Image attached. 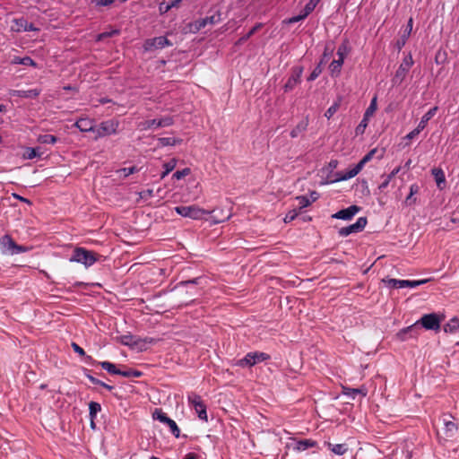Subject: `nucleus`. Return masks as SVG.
I'll list each match as a JSON object with an SVG mask.
<instances>
[{
	"mask_svg": "<svg viewBox=\"0 0 459 459\" xmlns=\"http://www.w3.org/2000/svg\"><path fill=\"white\" fill-rule=\"evenodd\" d=\"M174 197L178 195L180 198L189 194V188L196 187L197 182L195 175L189 167L183 169L178 168L176 160L174 159Z\"/></svg>",
	"mask_w": 459,
	"mask_h": 459,
	"instance_id": "f257e3e1",
	"label": "nucleus"
},
{
	"mask_svg": "<svg viewBox=\"0 0 459 459\" xmlns=\"http://www.w3.org/2000/svg\"><path fill=\"white\" fill-rule=\"evenodd\" d=\"M31 247L18 245L9 235L0 238V250L3 255H16L30 250Z\"/></svg>",
	"mask_w": 459,
	"mask_h": 459,
	"instance_id": "f03ea898",
	"label": "nucleus"
},
{
	"mask_svg": "<svg viewBox=\"0 0 459 459\" xmlns=\"http://www.w3.org/2000/svg\"><path fill=\"white\" fill-rule=\"evenodd\" d=\"M174 211L182 217L193 220H202L204 215L214 213V212H216V210H204L196 205L177 206L174 208Z\"/></svg>",
	"mask_w": 459,
	"mask_h": 459,
	"instance_id": "7ed1b4c3",
	"label": "nucleus"
},
{
	"mask_svg": "<svg viewBox=\"0 0 459 459\" xmlns=\"http://www.w3.org/2000/svg\"><path fill=\"white\" fill-rule=\"evenodd\" d=\"M97 363L111 375H119L128 378L140 377L143 375L141 371L133 368H127L125 366H123L124 369H117V366L109 361H100Z\"/></svg>",
	"mask_w": 459,
	"mask_h": 459,
	"instance_id": "20e7f679",
	"label": "nucleus"
},
{
	"mask_svg": "<svg viewBox=\"0 0 459 459\" xmlns=\"http://www.w3.org/2000/svg\"><path fill=\"white\" fill-rule=\"evenodd\" d=\"M70 261L81 263L86 267H89L97 261V254L82 247H76Z\"/></svg>",
	"mask_w": 459,
	"mask_h": 459,
	"instance_id": "39448f33",
	"label": "nucleus"
},
{
	"mask_svg": "<svg viewBox=\"0 0 459 459\" xmlns=\"http://www.w3.org/2000/svg\"><path fill=\"white\" fill-rule=\"evenodd\" d=\"M198 278H193L191 280H182L178 283H177L176 286H174V290L178 291V294L180 293L181 288L186 286L187 287L186 294H189L190 297L188 299H180L178 300V307L182 305H186L192 301H194V296L195 294L196 287Z\"/></svg>",
	"mask_w": 459,
	"mask_h": 459,
	"instance_id": "423d86ee",
	"label": "nucleus"
},
{
	"mask_svg": "<svg viewBox=\"0 0 459 459\" xmlns=\"http://www.w3.org/2000/svg\"><path fill=\"white\" fill-rule=\"evenodd\" d=\"M413 63L414 62L411 54L404 56L401 65L396 70L394 78L392 79L394 85L401 84L403 82Z\"/></svg>",
	"mask_w": 459,
	"mask_h": 459,
	"instance_id": "0eeeda50",
	"label": "nucleus"
},
{
	"mask_svg": "<svg viewBox=\"0 0 459 459\" xmlns=\"http://www.w3.org/2000/svg\"><path fill=\"white\" fill-rule=\"evenodd\" d=\"M442 317L436 313L426 314L421 316L418 323L426 330L437 331L440 329Z\"/></svg>",
	"mask_w": 459,
	"mask_h": 459,
	"instance_id": "6e6552de",
	"label": "nucleus"
},
{
	"mask_svg": "<svg viewBox=\"0 0 459 459\" xmlns=\"http://www.w3.org/2000/svg\"><path fill=\"white\" fill-rule=\"evenodd\" d=\"M384 282L387 284L388 287L394 289H402V288H416L420 285H422L429 281L428 279L419 280V281H409V280H397V279H387L383 280Z\"/></svg>",
	"mask_w": 459,
	"mask_h": 459,
	"instance_id": "1a4fd4ad",
	"label": "nucleus"
},
{
	"mask_svg": "<svg viewBox=\"0 0 459 459\" xmlns=\"http://www.w3.org/2000/svg\"><path fill=\"white\" fill-rule=\"evenodd\" d=\"M270 356L264 352H248L243 359L238 361L241 367H252L258 362L268 359Z\"/></svg>",
	"mask_w": 459,
	"mask_h": 459,
	"instance_id": "9d476101",
	"label": "nucleus"
},
{
	"mask_svg": "<svg viewBox=\"0 0 459 459\" xmlns=\"http://www.w3.org/2000/svg\"><path fill=\"white\" fill-rule=\"evenodd\" d=\"M118 123L114 120H108L100 123V125L95 127V138L104 137L112 134H116L117 130Z\"/></svg>",
	"mask_w": 459,
	"mask_h": 459,
	"instance_id": "9b49d317",
	"label": "nucleus"
},
{
	"mask_svg": "<svg viewBox=\"0 0 459 459\" xmlns=\"http://www.w3.org/2000/svg\"><path fill=\"white\" fill-rule=\"evenodd\" d=\"M188 400L199 419L207 421L206 405L204 403L201 396L193 394L189 395Z\"/></svg>",
	"mask_w": 459,
	"mask_h": 459,
	"instance_id": "f8f14e48",
	"label": "nucleus"
},
{
	"mask_svg": "<svg viewBox=\"0 0 459 459\" xmlns=\"http://www.w3.org/2000/svg\"><path fill=\"white\" fill-rule=\"evenodd\" d=\"M368 223L366 217H359L357 221L350 226L342 227L339 230V235L341 237H347L352 233L362 231Z\"/></svg>",
	"mask_w": 459,
	"mask_h": 459,
	"instance_id": "ddd939ff",
	"label": "nucleus"
},
{
	"mask_svg": "<svg viewBox=\"0 0 459 459\" xmlns=\"http://www.w3.org/2000/svg\"><path fill=\"white\" fill-rule=\"evenodd\" d=\"M169 45V41L167 37L160 36L147 39L143 44V48L145 51H152L155 49L163 48L165 46Z\"/></svg>",
	"mask_w": 459,
	"mask_h": 459,
	"instance_id": "4468645a",
	"label": "nucleus"
},
{
	"mask_svg": "<svg viewBox=\"0 0 459 459\" xmlns=\"http://www.w3.org/2000/svg\"><path fill=\"white\" fill-rule=\"evenodd\" d=\"M303 73V67L295 66L292 68L291 74L284 85V91H290L300 82V77Z\"/></svg>",
	"mask_w": 459,
	"mask_h": 459,
	"instance_id": "2eb2a0df",
	"label": "nucleus"
},
{
	"mask_svg": "<svg viewBox=\"0 0 459 459\" xmlns=\"http://www.w3.org/2000/svg\"><path fill=\"white\" fill-rule=\"evenodd\" d=\"M360 210V207L357 205H351L346 209L340 210L339 212H335L332 215V218L333 219H339L343 221H349L351 220L357 212H359Z\"/></svg>",
	"mask_w": 459,
	"mask_h": 459,
	"instance_id": "dca6fc26",
	"label": "nucleus"
},
{
	"mask_svg": "<svg viewBox=\"0 0 459 459\" xmlns=\"http://www.w3.org/2000/svg\"><path fill=\"white\" fill-rule=\"evenodd\" d=\"M75 126L82 132H95L93 121L89 118H81L77 120Z\"/></svg>",
	"mask_w": 459,
	"mask_h": 459,
	"instance_id": "f3484780",
	"label": "nucleus"
},
{
	"mask_svg": "<svg viewBox=\"0 0 459 459\" xmlns=\"http://www.w3.org/2000/svg\"><path fill=\"white\" fill-rule=\"evenodd\" d=\"M444 425H445L444 432H445V435L446 436V437L447 438L455 437V436L458 430L457 424L453 420H444Z\"/></svg>",
	"mask_w": 459,
	"mask_h": 459,
	"instance_id": "a211bd4d",
	"label": "nucleus"
},
{
	"mask_svg": "<svg viewBox=\"0 0 459 459\" xmlns=\"http://www.w3.org/2000/svg\"><path fill=\"white\" fill-rule=\"evenodd\" d=\"M342 394L351 399H355L358 394H360L362 397H365L368 394L367 389L365 388H350L343 387Z\"/></svg>",
	"mask_w": 459,
	"mask_h": 459,
	"instance_id": "6ab92c4d",
	"label": "nucleus"
},
{
	"mask_svg": "<svg viewBox=\"0 0 459 459\" xmlns=\"http://www.w3.org/2000/svg\"><path fill=\"white\" fill-rule=\"evenodd\" d=\"M362 170L360 165L357 164L353 169H349L344 174L341 175L335 180H332L331 182L343 181L348 180L350 178H354Z\"/></svg>",
	"mask_w": 459,
	"mask_h": 459,
	"instance_id": "aec40b11",
	"label": "nucleus"
},
{
	"mask_svg": "<svg viewBox=\"0 0 459 459\" xmlns=\"http://www.w3.org/2000/svg\"><path fill=\"white\" fill-rule=\"evenodd\" d=\"M317 443L312 439H301L296 443L294 450L298 452L305 451L308 448L316 446Z\"/></svg>",
	"mask_w": 459,
	"mask_h": 459,
	"instance_id": "412c9836",
	"label": "nucleus"
},
{
	"mask_svg": "<svg viewBox=\"0 0 459 459\" xmlns=\"http://www.w3.org/2000/svg\"><path fill=\"white\" fill-rule=\"evenodd\" d=\"M437 109L438 108L437 106L433 107L426 114L423 115L419 125L417 126L419 129L422 131L426 127L428 122L436 115Z\"/></svg>",
	"mask_w": 459,
	"mask_h": 459,
	"instance_id": "4be33fe9",
	"label": "nucleus"
},
{
	"mask_svg": "<svg viewBox=\"0 0 459 459\" xmlns=\"http://www.w3.org/2000/svg\"><path fill=\"white\" fill-rule=\"evenodd\" d=\"M40 91L39 89L19 90L15 91V95L20 98L35 99L40 94Z\"/></svg>",
	"mask_w": 459,
	"mask_h": 459,
	"instance_id": "5701e85b",
	"label": "nucleus"
},
{
	"mask_svg": "<svg viewBox=\"0 0 459 459\" xmlns=\"http://www.w3.org/2000/svg\"><path fill=\"white\" fill-rule=\"evenodd\" d=\"M325 445L327 446V447L335 455H344L347 450H348V446L346 444H332L330 442H325Z\"/></svg>",
	"mask_w": 459,
	"mask_h": 459,
	"instance_id": "b1692460",
	"label": "nucleus"
},
{
	"mask_svg": "<svg viewBox=\"0 0 459 459\" xmlns=\"http://www.w3.org/2000/svg\"><path fill=\"white\" fill-rule=\"evenodd\" d=\"M412 25H413V20L412 18H410L407 23V27L404 30V33L401 37V39L397 41L398 48H402V47L404 46L407 39L409 38L411 30H412Z\"/></svg>",
	"mask_w": 459,
	"mask_h": 459,
	"instance_id": "393cba45",
	"label": "nucleus"
},
{
	"mask_svg": "<svg viewBox=\"0 0 459 459\" xmlns=\"http://www.w3.org/2000/svg\"><path fill=\"white\" fill-rule=\"evenodd\" d=\"M308 126V120L303 119L301 120L291 131H290V136L292 138L298 137L300 134L305 132L307 130V127Z\"/></svg>",
	"mask_w": 459,
	"mask_h": 459,
	"instance_id": "a878e982",
	"label": "nucleus"
},
{
	"mask_svg": "<svg viewBox=\"0 0 459 459\" xmlns=\"http://www.w3.org/2000/svg\"><path fill=\"white\" fill-rule=\"evenodd\" d=\"M40 150H41L40 147H36V148L26 147L24 149V152H23L22 156L26 160H32L36 157H40L43 153L40 152Z\"/></svg>",
	"mask_w": 459,
	"mask_h": 459,
	"instance_id": "bb28decb",
	"label": "nucleus"
},
{
	"mask_svg": "<svg viewBox=\"0 0 459 459\" xmlns=\"http://www.w3.org/2000/svg\"><path fill=\"white\" fill-rule=\"evenodd\" d=\"M432 175L436 180L437 186L439 189H443V186L446 183V176L441 169H433Z\"/></svg>",
	"mask_w": 459,
	"mask_h": 459,
	"instance_id": "cd10ccee",
	"label": "nucleus"
},
{
	"mask_svg": "<svg viewBox=\"0 0 459 459\" xmlns=\"http://www.w3.org/2000/svg\"><path fill=\"white\" fill-rule=\"evenodd\" d=\"M444 331L449 333H455L459 331V318L454 317L450 319L445 325Z\"/></svg>",
	"mask_w": 459,
	"mask_h": 459,
	"instance_id": "c85d7f7f",
	"label": "nucleus"
},
{
	"mask_svg": "<svg viewBox=\"0 0 459 459\" xmlns=\"http://www.w3.org/2000/svg\"><path fill=\"white\" fill-rule=\"evenodd\" d=\"M27 26V20L23 17L14 19L11 26V30L15 32L24 31Z\"/></svg>",
	"mask_w": 459,
	"mask_h": 459,
	"instance_id": "c756f323",
	"label": "nucleus"
},
{
	"mask_svg": "<svg viewBox=\"0 0 459 459\" xmlns=\"http://www.w3.org/2000/svg\"><path fill=\"white\" fill-rule=\"evenodd\" d=\"M343 62L344 61H342V58H338L336 60L332 61V63L329 65L332 76H337L340 74Z\"/></svg>",
	"mask_w": 459,
	"mask_h": 459,
	"instance_id": "7c9ffc66",
	"label": "nucleus"
},
{
	"mask_svg": "<svg viewBox=\"0 0 459 459\" xmlns=\"http://www.w3.org/2000/svg\"><path fill=\"white\" fill-rule=\"evenodd\" d=\"M416 328L415 325H410L408 327H405V328H403L401 329L397 333H396V338L399 340V341H402V342H404L406 340H408L410 338V333L409 331H414Z\"/></svg>",
	"mask_w": 459,
	"mask_h": 459,
	"instance_id": "2f4dec72",
	"label": "nucleus"
},
{
	"mask_svg": "<svg viewBox=\"0 0 459 459\" xmlns=\"http://www.w3.org/2000/svg\"><path fill=\"white\" fill-rule=\"evenodd\" d=\"M154 419L159 420L161 422L167 423L172 429V420L167 416L161 410H156L153 413Z\"/></svg>",
	"mask_w": 459,
	"mask_h": 459,
	"instance_id": "473e14b6",
	"label": "nucleus"
},
{
	"mask_svg": "<svg viewBox=\"0 0 459 459\" xmlns=\"http://www.w3.org/2000/svg\"><path fill=\"white\" fill-rule=\"evenodd\" d=\"M401 170V167H397L394 169L390 174H388L385 180L380 184L379 189H385L388 186L390 181L399 173Z\"/></svg>",
	"mask_w": 459,
	"mask_h": 459,
	"instance_id": "72a5a7b5",
	"label": "nucleus"
},
{
	"mask_svg": "<svg viewBox=\"0 0 459 459\" xmlns=\"http://www.w3.org/2000/svg\"><path fill=\"white\" fill-rule=\"evenodd\" d=\"M38 142L44 144H55L57 142V138L52 134H39Z\"/></svg>",
	"mask_w": 459,
	"mask_h": 459,
	"instance_id": "f704fd0d",
	"label": "nucleus"
},
{
	"mask_svg": "<svg viewBox=\"0 0 459 459\" xmlns=\"http://www.w3.org/2000/svg\"><path fill=\"white\" fill-rule=\"evenodd\" d=\"M13 63L23 65H28V66H36L35 61L32 58H30V56H24V57L16 56L13 59Z\"/></svg>",
	"mask_w": 459,
	"mask_h": 459,
	"instance_id": "c9c22d12",
	"label": "nucleus"
},
{
	"mask_svg": "<svg viewBox=\"0 0 459 459\" xmlns=\"http://www.w3.org/2000/svg\"><path fill=\"white\" fill-rule=\"evenodd\" d=\"M263 24L262 23H257L255 24L246 35H244L243 37H241L238 41V44H242L244 43L245 41H247L250 37H252L258 30H260L262 28Z\"/></svg>",
	"mask_w": 459,
	"mask_h": 459,
	"instance_id": "e433bc0d",
	"label": "nucleus"
},
{
	"mask_svg": "<svg viewBox=\"0 0 459 459\" xmlns=\"http://www.w3.org/2000/svg\"><path fill=\"white\" fill-rule=\"evenodd\" d=\"M138 169L135 166H132L129 168H123L118 170H117V174L119 178H126L131 174H134V172H137Z\"/></svg>",
	"mask_w": 459,
	"mask_h": 459,
	"instance_id": "4c0bfd02",
	"label": "nucleus"
},
{
	"mask_svg": "<svg viewBox=\"0 0 459 459\" xmlns=\"http://www.w3.org/2000/svg\"><path fill=\"white\" fill-rule=\"evenodd\" d=\"M90 418H96L97 413L101 411V405L97 402H91L89 403Z\"/></svg>",
	"mask_w": 459,
	"mask_h": 459,
	"instance_id": "58836bf2",
	"label": "nucleus"
},
{
	"mask_svg": "<svg viewBox=\"0 0 459 459\" xmlns=\"http://www.w3.org/2000/svg\"><path fill=\"white\" fill-rule=\"evenodd\" d=\"M71 346H72V348H73L74 352H76L80 356L85 357V359H86L87 362H92L93 361L92 357L91 356H86L84 350L82 347H80L76 342H72Z\"/></svg>",
	"mask_w": 459,
	"mask_h": 459,
	"instance_id": "ea45409f",
	"label": "nucleus"
},
{
	"mask_svg": "<svg viewBox=\"0 0 459 459\" xmlns=\"http://www.w3.org/2000/svg\"><path fill=\"white\" fill-rule=\"evenodd\" d=\"M377 152V149L375 148V149H372L371 151H369L360 160L359 162L358 163L359 165H360L361 169L364 168L365 164L368 163V161H370L374 155Z\"/></svg>",
	"mask_w": 459,
	"mask_h": 459,
	"instance_id": "a19ab883",
	"label": "nucleus"
},
{
	"mask_svg": "<svg viewBox=\"0 0 459 459\" xmlns=\"http://www.w3.org/2000/svg\"><path fill=\"white\" fill-rule=\"evenodd\" d=\"M319 1L317 0H309V2L305 5L302 12L305 13V15L308 16L314 11Z\"/></svg>",
	"mask_w": 459,
	"mask_h": 459,
	"instance_id": "79ce46f5",
	"label": "nucleus"
},
{
	"mask_svg": "<svg viewBox=\"0 0 459 459\" xmlns=\"http://www.w3.org/2000/svg\"><path fill=\"white\" fill-rule=\"evenodd\" d=\"M299 204V210L307 207L311 204V201L306 195H299L296 197Z\"/></svg>",
	"mask_w": 459,
	"mask_h": 459,
	"instance_id": "37998d69",
	"label": "nucleus"
},
{
	"mask_svg": "<svg viewBox=\"0 0 459 459\" xmlns=\"http://www.w3.org/2000/svg\"><path fill=\"white\" fill-rule=\"evenodd\" d=\"M207 21L204 18L196 20L193 24H191V30L198 31L204 29L207 25Z\"/></svg>",
	"mask_w": 459,
	"mask_h": 459,
	"instance_id": "c03bdc74",
	"label": "nucleus"
},
{
	"mask_svg": "<svg viewBox=\"0 0 459 459\" xmlns=\"http://www.w3.org/2000/svg\"><path fill=\"white\" fill-rule=\"evenodd\" d=\"M118 34H119V30H116V29L115 30H110L108 31H104L102 33H100L98 35L97 39L98 40H103V39H105L107 38H111V37L117 36Z\"/></svg>",
	"mask_w": 459,
	"mask_h": 459,
	"instance_id": "a18cd8bd",
	"label": "nucleus"
},
{
	"mask_svg": "<svg viewBox=\"0 0 459 459\" xmlns=\"http://www.w3.org/2000/svg\"><path fill=\"white\" fill-rule=\"evenodd\" d=\"M215 210H216L215 212H217L219 211V209H215ZM220 212L221 213H219V216L218 215L213 216V221L216 224L221 223V222L230 219V213L223 214V211L221 209H220Z\"/></svg>",
	"mask_w": 459,
	"mask_h": 459,
	"instance_id": "49530a36",
	"label": "nucleus"
},
{
	"mask_svg": "<svg viewBox=\"0 0 459 459\" xmlns=\"http://www.w3.org/2000/svg\"><path fill=\"white\" fill-rule=\"evenodd\" d=\"M377 109V97H374L370 102L369 107L366 109L364 117H369Z\"/></svg>",
	"mask_w": 459,
	"mask_h": 459,
	"instance_id": "de8ad7c7",
	"label": "nucleus"
},
{
	"mask_svg": "<svg viewBox=\"0 0 459 459\" xmlns=\"http://www.w3.org/2000/svg\"><path fill=\"white\" fill-rule=\"evenodd\" d=\"M339 103L335 102L331 107L327 108V110L325 113V117L330 119L339 109Z\"/></svg>",
	"mask_w": 459,
	"mask_h": 459,
	"instance_id": "09e8293b",
	"label": "nucleus"
},
{
	"mask_svg": "<svg viewBox=\"0 0 459 459\" xmlns=\"http://www.w3.org/2000/svg\"><path fill=\"white\" fill-rule=\"evenodd\" d=\"M299 215V210L293 209L290 211L284 217L283 221L285 223L291 222L296 219V217Z\"/></svg>",
	"mask_w": 459,
	"mask_h": 459,
	"instance_id": "8fccbe9b",
	"label": "nucleus"
},
{
	"mask_svg": "<svg viewBox=\"0 0 459 459\" xmlns=\"http://www.w3.org/2000/svg\"><path fill=\"white\" fill-rule=\"evenodd\" d=\"M321 64L322 62L312 71V73L307 77V81H314L322 73Z\"/></svg>",
	"mask_w": 459,
	"mask_h": 459,
	"instance_id": "3c124183",
	"label": "nucleus"
},
{
	"mask_svg": "<svg viewBox=\"0 0 459 459\" xmlns=\"http://www.w3.org/2000/svg\"><path fill=\"white\" fill-rule=\"evenodd\" d=\"M368 126V117H363V119L360 121L359 126L356 127V134H362L365 130V128Z\"/></svg>",
	"mask_w": 459,
	"mask_h": 459,
	"instance_id": "603ef678",
	"label": "nucleus"
},
{
	"mask_svg": "<svg viewBox=\"0 0 459 459\" xmlns=\"http://www.w3.org/2000/svg\"><path fill=\"white\" fill-rule=\"evenodd\" d=\"M204 19L208 20L207 24H215V23L219 22L221 20L220 14H213L211 16L204 17Z\"/></svg>",
	"mask_w": 459,
	"mask_h": 459,
	"instance_id": "864d4df0",
	"label": "nucleus"
},
{
	"mask_svg": "<svg viewBox=\"0 0 459 459\" xmlns=\"http://www.w3.org/2000/svg\"><path fill=\"white\" fill-rule=\"evenodd\" d=\"M307 15H305V13L302 12L300 14H299V15H296V16H293V17L290 18V19L288 20V23H290V24H291V23H295V22H299V21H301V20H304V19H305V18H307Z\"/></svg>",
	"mask_w": 459,
	"mask_h": 459,
	"instance_id": "5fc2aeb1",
	"label": "nucleus"
},
{
	"mask_svg": "<svg viewBox=\"0 0 459 459\" xmlns=\"http://www.w3.org/2000/svg\"><path fill=\"white\" fill-rule=\"evenodd\" d=\"M346 50H347V47L345 44H342L338 48L337 55H338L339 58L342 59V61H344Z\"/></svg>",
	"mask_w": 459,
	"mask_h": 459,
	"instance_id": "6e6d98bb",
	"label": "nucleus"
},
{
	"mask_svg": "<svg viewBox=\"0 0 459 459\" xmlns=\"http://www.w3.org/2000/svg\"><path fill=\"white\" fill-rule=\"evenodd\" d=\"M421 132L420 129L417 126L415 129H413L411 132H410L408 134H406L405 138L408 140H411L415 138Z\"/></svg>",
	"mask_w": 459,
	"mask_h": 459,
	"instance_id": "4d7b16f0",
	"label": "nucleus"
},
{
	"mask_svg": "<svg viewBox=\"0 0 459 459\" xmlns=\"http://www.w3.org/2000/svg\"><path fill=\"white\" fill-rule=\"evenodd\" d=\"M86 377L94 385H100V384H102V381L99 380L98 378L94 377L93 376H91L90 373H89V370L86 369Z\"/></svg>",
	"mask_w": 459,
	"mask_h": 459,
	"instance_id": "13d9d810",
	"label": "nucleus"
},
{
	"mask_svg": "<svg viewBox=\"0 0 459 459\" xmlns=\"http://www.w3.org/2000/svg\"><path fill=\"white\" fill-rule=\"evenodd\" d=\"M412 325H415L416 328L414 331H409L410 333V338H416L420 333V323L418 321L414 323Z\"/></svg>",
	"mask_w": 459,
	"mask_h": 459,
	"instance_id": "bf43d9fd",
	"label": "nucleus"
},
{
	"mask_svg": "<svg viewBox=\"0 0 459 459\" xmlns=\"http://www.w3.org/2000/svg\"><path fill=\"white\" fill-rule=\"evenodd\" d=\"M114 2L115 0H95L96 5L98 6H108Z\"/></svg>",
	"mask_w": 459,
	"mask_h": 459,
	"instance_id": "052dcab7",
	"label": "nucleus"
},
{
	"mask_svg": "<svg viewBox=\"0 0 459 459\" xmlns=\"http://www.w3.org/2000/svg\"><path fill=\"white\" fill-rule=\"evenodd\" d=\"M172 7V4L171 3H162L160 4V13H166L168 12L170 8Z\"/></svg>",
	"mask_w": 459,
	"mask_h": 459,
	"instance_id": "680f3d73",
	"label": "nucleus"
},
{
	"mask_svg": "<svg viewBox=\"0 0 459 459\" xmlns=\"http://www.w3.org/2000/svg\"><path fill=\"white\" fill-rule=\"evenodd\" d=\"M417 199L415 197H413V195H411V194H409V195L406 197L404 203L406 205H412L416 203Z\"/></svg>",
	"mask_w": 459,
	"mask_h": 459,
	"instance_id": "e2e57ef3",
	"label": "nucleus"
},
{
	"mask_svg": "<svg viewBox=\"0 0 459 459\" xmlns=\"http://www.w3.org/2000/svg\"><path fill=\"white\" fill-rule=\"evenodd\" d=\"M419 186L417 184H412L411 186H410V194L411 195H416L418 192H419Z\"/></svg>",
	"mask_w": 459,
	"mask_h": 459,
	"instance_id": "0e129e2a",
	"label": "nucleus"
},
{
	"mask_svg": "<svg viewBox=\"0 0 459 459\" xmlns=\"http://www.w3.org/2000/svg\"><path fill=\"white\" fill-rule=\"evenodd\" d=\"M319 198V194L316 191L310 192V198L309 200L311 203L316 202Z\"/></svg>",
	"mask_w": 459,
	"mask_h": 459,
	"instance_id": "69168bd1",
	"label": "nucleus"
},
{
	"mask_svg": "<svg viewBox=\"0 0 459 459\" xmlns=\"http://www.w3.org/2000/svg\"><path fill=\"white\" fill-rule=\"evenodd\" d=\"M131 339H132L131 335H124V336H122V343L125 345H130Z\"/></svg>",
	"mask_w": 459,
	"mask_h": 459,
	"instance_id": "338daca9",
	"label": "nucleus"
},
{
	"mask_svg": "<svg viewBox=\"0 0 459 459\" xmlns=\"http://www.w3.org/2000/svg\"><path fill=\"white\" fill-rule=\"evenodd\" d=\"M183 459H198V455L195 453H188Z\"/></svg>",
	"mask_w": 459,
	"mask_h": 459,
	"instance_id": "774afa93",
	"label": "nucleus"
}]
</instances>
